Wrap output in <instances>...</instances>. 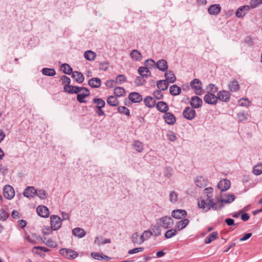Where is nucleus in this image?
Returning a JSON list of instances; mask_svg holds the SVG:
<instances>
[{
    "label": "nucleus",
    "instance_id": "nucleus-1",
    "mask_svg": "<svg viewBox=\"0 0 262 262\" xmlns=\"http://www.w3.org/2000/svg\"><path fill=\"white\" fill-rule=\"evenodd\" d=\"M151 234V230H144L142 233L136 232L132 235L131 239L134 246L140 245L148 239Z\"/></svg>",
    "mask_w": 262,
    "mask_h": 262
},
{
    "label": "nucleus",
    "instance_id": "nucleus-2",
    "mask_svg": "<svg viewBox=\"0 0 262 262\" xmlns=\"http://www.w3.org/2000/svg\"><path fill=\"white\" fill-rule=\"evenodd\" d=\"M156 223L159 228L168 229L172 227L173 221L171 217L165 216L157 219Z\"/></svg>",
    "mask_w": 262,
    "mask_h": 262
},
{
    "label": "nucleus",
    "instance_id": "nucleus-3",
    "mask_svg": "<svg viewBox=\"0 0 262 262\" xmlns=\"http://www.w3.org/2000/svg\"><path fill=\"white\" fill-rule=\"evenodd\" d=\"M59 253L64 257L73 259L77 257L78 254L77 252L67 248H63L60 250Z\"/></svg>",
    "mask_w": 262,
    "mask_h": 262
},
{
    "label": "nucleus",
    "instance_id": "nucleus-4",
    "mask_svg": "<svg viewBox=\"0 0 262 262\" xmlns=\"http://www.w3.org/2000/svg\"><path fill=\"white\" fill-rule=\"evenodd\" d=\"M190 86L195 90L196 94L201 95L204 93L202 82L199 79H194L190 82Z\"/></svg>",
    "mask_w": 262,
    "mask_h": 262
},
{
    "label": "nucleus",
    "instance_id": "nucleus-5",
    "mask_svg": "<svg viewBox=\"0 0 262 262\" xmlns=\"http://www.w3.org/2000/svg\"><path fill=\"white\" fill-rule=\"evenodd\" d=\"M182 115L185 119L191 120L195 118L196 112L193 107L188 106L183 111Z\"/></svg>",
    "mask_w": 262,
    "mask_h": 262
},
{
    "label": "nucleus",
    "instance_id": "nucleus-6",
    "mask_svg": "<svg viewBox=\"0 0 262 262\" xmlns=\"http://www.w3.org/2000/svg\"><path fill=\"white\" fill-rule=\"evenodd\" d=\"M51 229H59L61 226V219L57 215H52L50 217Z\"/></svg>",
    "mask_w": 262,
    "mask_h": 262
},
{
    "label": "nucleus",
    "instance_id": "nucleus-7",
    "mask_svg": "<svg viewBox=\"0 0 262 262\" xmlns=\"http://www.w3.org/2000/svg\"><path fill=\"white\" fill-rule=\"evenodd\" d=\"M212 203V196L207 195L206 199H203L199 201V206L205 211L210 209V204Z\"/></svg>",
    "mask_w": 262,
    "mask_h": 262
},
{
    "label": "nucleus",
    "instance_id": "nucleus-8",
    "mask_svg": "<svg viewBox=\"0 0 262 262\" xmlns=\"http://www.w3.org/2000/svg\"><path fill=\"white\" fill-rule=\"evenodd\" d=\"M217 100L228 102L230 100V94L229 92L225 90L220 91L217 93L216 96Z\"/></svg>",
    "mask_w": 262,
    "mask_h": 262
},
{
    "label": "nucleus",
    "instance_id": "nucleus-9",
    "mask_svg": "<svg viewBox=\"0 0 262 262\" xmlns=\"http://www.w3.org/2000/svg\"><path fill=\"white\" fill-rule=\"evenodd\" d=\"M4 196L8 200H11L15 195V191L13 188L10 185H6L3 189Z\"/></svg>",
    "mask_w": 262,
    "mask_h": 262
},
{
    "label": "nucleus",
    "instance_id": "nucleus-10",
    "mask_svg": "<svg viewBox=\"0 0 262 262\" xmlns=\"http://www.w3.org/2000/svg\"><path fill=\"white\" fill-rule=\"evenodd\" d=\"M250 7L248 5H244L238 8L235 12V15L238 18H243L248 12Z\"/></svg>",
    "mask_w": 262,
    "mask_h": 262
},
{
    "label": "nucleus",
    "instance_id": "nucleus-11",
    "mask_svg": "<svg viewBox=\"0 0 262 262\" xmlns=\"http://www.w3.org/2000/svg\"><path fill=\"white\" fill-rule=\"evenodd\" d=\"M204 100L206 103L210 104H216L217 102L216 96L211 93H208L204 96Z\"/></svg>",
    "mask_w": 262,
    "mask_h": 262
},
{
    "label": "nucleus",
    "instance_id": "nucleus-12",
    "mask_svg": "<svg viewBox=\"0 0 262 262\" xmlns=\"http://www.w3.org/2000/svg\"><path fill=\"white\" fill-rule=\"evenodd\" d=\"M163 119L165 122L169 125H173L176 123V118L171 113L166 112L164 114Z\"/></svg>",
    "mask_w": 262,
    "mask_h": 262
},
{
    "label": "nucleus",
    "instance_id": "nucleus-13",
    "mask_svg": "<svg viewBox=\"0 0 262 262\" xmlns=\"http://www.w3.org/2000/svg\"><path fill=\"white\" fill-rule=\"evenodd\" d=\"M38 215L42 217H47L49 215L48 208L43 205L39 206L36 208Z\"/></svg>",
    "mask_w": 262,
    "mask_h": 262
},
{
    "label": "nucleus",
    "instance_id": "nucleus-14",
    "mask_svg": "<svg viewBox=\"0 0 262 262\" xmlns=\"http://www.w3.org/2000/svg\"><path fill=\"white\" fill-rule=\"evenodd\" d=\"M235 199V196L233 194L228 195L227 199H222L219 197H216L217 202L221 203L219 209H222L223 207L224 203H231L234 201Z\"/></svg>",
    "mask_w": 262,
    "mask_h": 262
},
{
    "label": "nucleus",
    "instance_id": "nucleus-15",
    "mask_svg": "<svg viewBox=\"0 0 262 262\" xmlns=\"http://www.w3.org/2000/svg\"><path fill=\"white\" fill-rule=\"evenodd\" d=\"M221 11V7L219 4H212L208 9V12L210 15H216Z\"/></svg>",
    "mask_w": 262,
    "mask_h": 262
},
{
    "label": "nucleus",
    "instance_id": "nucleus-16",
    "mask_svg": "<svg viewBox=\"0 0 262 262\" xmlns=\"http://www.w3.org/2000/svg\"><path fill=\"white\" fill-rule=\"evenodd\" d=\"M187 215V212L185 210L177 209L172 211L171 216L177 219L184 218Z\"/></svg>",
    "mask_w": 262,
    "mask_h": 262
},
{
    "label": "nucleus",
    "instance_id": "nucleus-17",
    "mask_svg": "<svg viewBox=\"0 0 262 262\" xmlns=\"http://www.w3.org/2000/svg\"><path fill=\"white\" fill-rule=\"evenodd\" d=\"M128 99L133 103H138L143 99L142 95L137 92H132L128 95Z\"/></svg>",
    "mask_w": 262,
    "mask_h": 262
},
{
    "label": "nucleus",
    "instance_id": "nucleus-18",
    "mask_svg": "<svg viewBox=\"0 0 262 262\" xmlns=\"http://www.w3.org/2000/svg\"><path fill=\"white\" fill-rule=\"evenodd\" d=\"M190 103L192 107L198 108L202 106L203 101L198 96H193L191 98Z\"/></svg>",
    "mask_w": 262,
    "mask_h": 262
},
{
    "label": "nucleus",
    "instance_id": "nucleus-19",
    "mask_svg": "<svg viewBox=\"0 0 262 262\" xmlns=\"http://www.w3.org/2000/svg\"><path fill=\"white\" fill-rule=\"evenodd\" d=\"M230 186V182L227 179L221 180L217 184L218 188L222 191H224L228 190Z\"/></svg>",
    "mask_w": 262,
    "mask_h": 262
},
{
    "label": "nucleus",
    "instance_id": "nucleus-20",
    "mask_svg": "<svg viewBox=\"0 0 262 262\" xmlns=\"http://www.w3.org/2000/svg\"><path fill=\"white\" fill-rule=\"evenodd\" d=\"M25 238L30 243L35 244L38 240V237L35 233H32L30 230L25 231Z\"/></svg>",
    "mask_w": 262,
    "mask_h": 262
},
{
    "label": "nucleus",
    "instance_id": "nucleus-21",
    "mask_svg": "<svg viewBox=\"0 0 262 262\" xmlns=\"http://www.w3.org/2000/svg\"><path fill=\"white\" fill-rule=\"evenodd\" d=\"M64 91L69 94H78L80 92V87L73 85H64Z\"/></svg>",
    "mask_w": 262,
    "mask_h": 262
},
{
    "label": "nucleus",
    "instance_id": "nucleus-22",
    "mask_svg": "<svg viewBox=\"0 0 262 262\" xmlns=\"http://www.w3.org/2000/svg\"><path fill=\"white\" fill-rule=\"evenodd\" d=\"M36 193V190L33 186L27 187L24 191V195L26 198H33Z\"/></svg>",
    "mask_w": 262,
    "mask_h": 262
},
{
    "label": "nucleus",
    "instance_id": "nucleus-23",
    "mask_svg": "<svg viewBox=\"0 0 262 262\" xmlns=\"http://www.w3.org/2000/svg\"><path fill=\"white\" fill-rule=\"evenodd\" d=\"M156 67L160 71L164 72L168 69V64L164 59H160L156 63Z\"/></svg>",
    "mask_w": 262,
    "mask_h": 262
},
{
    "label": "nucleus",
    "instance_id": "nucleus-24",
    "mask_svg": "<svg viewBox=\"0 0 262 262\" xmlns=\"http://www.w3.org/2000/svg\"><path fill=\"white\" fill-rule=\"evenodd\" d=\"M157 110L162 113H166L169 110L167 104L164 101H159L156 104Z\"/></svg>",
    "mask_w": 262,
    "mask_h": 262
},
{
    "label": "nucleus",
    "instance_id": "nucleus-25",
    "mask_svg": "<svg viewBox=\"0 0 262 262\" xmlns=\"http://www.w3.org/2000/svg\"><path fill=\"white\" fill-rule=\"evenodd\" d=\"M88 84L92 88H98L101 86V82L99 78L94 77L89 80Z\"/></svg>",
    "mask_w": 262,
    "mask_h": 262
},
{
    "label": "nucleus",
    "instance_id": "nucleus-26",
    "mask_svg": "<svg viewBox=\"0 0 262 262\" xmlns=\"http://www.w3.org/2000/svg\"><path fill=\"white\" fill-rule=\"evenodd\" d=\"M72 77L77 82L81 83L84 80V76L79 72L74 71L72 73Z\"/></svg>",
    "mask_w": 262,
    "mask_h": 262
},
{
    "label": "nucleus",
    "instance_id": "nucleus-27",
    "mask_svg": "<svg viewBox=\"0 0 262 262\" xmlns=\"http://www.w3.org/2000/svg\"><path fill=\"white\" fill-rule=\"evenodd\" d=\"M144 104L150 108L154 107L156 104V100L154 98H152L151 96H147L146 97L144 100Z\"/></svg>",
    "mask_w": 262,
    "mask_h": 262
},
{
    "label": "nucleus",
    "instance_id": "nucleus-28",
    "mask_svg": "<svg viewBox=\"0 0 262 262\" xmlns=\"http://www.w3.org/2000/svg\"><path fill=\"white\" fill-rule=\"evenodd\" d=\"M106 102L108 105L111 106H117L119 104V101L117 97L114 96H109L106 100Z\"/></svg>",
    "mask_w": 262,
    "mask_h": 262
},
{
    "label": "nucleus",
    "instance_id": "nucleus-29",
    "mask_svg": "<svg viewBox=\"0 0 262 262\" xmlns=\"http://www.w3.org/2000/svg\"><path fill=\"white\" fill-rule=\"evenodd\" d=\"M164 76L165 77V80L168 82L173 83L176 80V77L173 72L171 71L166 72Z\"/></svg>",
    "mask_w": 262,
    "mask_h": 262
},
{
    "label": "nucleus",
    "instance_id": "nucleus-30",
    "mask_svg": "<svg viewBox=\"0 0 262 262\" xmlns=\"http://www.w3.org/2000/svg\"><path fill=\"white\" fill-rule=\"evenodd\" d=\"M138 72L143 77H148L150 76V72L147 67H141L138 69Z\"/></svg>",
    "mask_w": 262,
    "mask_h": 262
},
{
    "label": "nucleus",
    "instance_id": "nucleus-31",
    "mask_svg": "<svg viewBox=\"0 0 262 262\" xmlns=\"http://www.w3.org/2000/svg\"><path fill=\"white\" fill-rule=\"evenodd\" d=\"M157 85L160 91H165L167 89L169 84L166 80H160L157 82Z\"/></svg>",
    "mask_w": 262,
    "mask_h": 262
},
{
    "label": "nucleus",
    "instance_id": "nucleus-32",
    "mask_svg": "<svg viewBox=\"0 0 262 262\" xmlns=\"http://www.w3.org/2000/svg\"><path fill=\"white\" fill-rule=\"evenodd\" d=\"M228 88L231 92H236L239 90L240 86L238 82L234 80L230 82L229 84Z\"/></svg>",
    "mask_w": 262,
    "mask_h": 262
},
{
    "label": "nucleus",
    "instance_id": "nucleus-33",
    "mask_svg": "<svg viewBox=\"0 0 262 262\" xmlns=\"http://www.w3.org/2000/svg\"><path fill=\"white\" fill-rule=\"evenodd\" d=\"M195 184L198 187H204L207 184V181L201 176L198 177L195 180Z\"/></svg>",
    "mask_w": 262,
    "mask_h": 262
},
{
    "label": "nucleus",
    "instance_id": "nucleus-34",
    "mask_svg": "<svg viewBox=\"0 0 262 262\" xmlns=\"http://www.w3.org/2000/svg\"><path fill=\"white\" fill-rule=\"evenodd\" d=\"M96 56V53L91 50H88L84 53V57L89 61L94 60Z\"/></svg>",
    "mask_w": 262,
    "mask_h": 262
},
{
    "label": "nucleus",
    "instance_id": "nucleus-35",
    "mask_svg": "<svg viewBox=\"0 0 262 262\" xmlns=\"http://www.w3.org/2000/svg\"><path fill=\"white\" fill-rule=\"evenodd\" d=\"M218 233L217 232H213L210 233L205 239L204 242L205 244H209L212 241L217 238Z\"/></svg>",
    "mask_w": 262,
    "mask_h": 262
},
{
    "label": "nucleus",
    "instance_id": "nucleus-36",
    "mask_svg": "<svg viewBox=\"0 0 262 262\" xmlns=\"http://www.w3.org/2000/svg\"><path fill=\"white\" fill-rule=\"evenodd\" d=\"M181 92V89L176 84L172 85L169 88V92L171 95H178L180 94Z\"/></svg>",
    "mask_w": 262,
    "mask_h": 262
},
{
    "label": "nucleus",
    "instance_id": "nucleus-37",
    "mask_svg": "<svg viewBox=\"0 0 262 262\" xmlns=\"http://www.w3.org/2000/svg\"><path fill=\"white\" fill-rule=\"evenodd\" d=\"M130 57L136 61H140L142 59L141 53L137 50H133L130 54Z\"/></svg>",
    "mask_w": 262,
    "mask_h": 262
},
{
    "label": "nucleus",
    "instance_id": "nucleus-38",
    "mask_svg": "<svg viewBox=\"0 0 262 262\" xmlns=\"http://www.w3.org/2000/svg\"><path fill=\"white\" fill-rule=\"evenodd\" d=\"M41 72L43 75L48 76H53L56 74L55 70L52 68H43Z\"/></svg>",
    "mask_w": 262,
    "mask_h": 262
},
{
    "label": "nucleus",
    "instance_id": "nucleus-39",
    "mask_svg": "<svg viewBox=\"0 0 262 262\" xmlns=\"http://www.w3.org/2000/svg\"><path fill=\"white\" fill-rule=\"evenodd\" d=\"M189 221L187 219H183L177 222L176 227L178 229H183L188 224Z\"/></svg>",
    "mask_w": 262,
    "mask_h": 262
},
{
    "label": "nucleus",
    "instance_id": "nucleus-40",
    "mask_svg": "<svg viewBox=\"0 0 262 262\" xmlns=\"http://www.w3.org/2000/svg\"><path fill=\"white\" fill-rule=\"evenodd\" d=\"M61 68L64 74L70 75L73 73L72 68L68 63H63L61 66Z\"/></svg>",
    "mask_w": 262,
    "mask_h": 262
},
{
    "label": "nucleus",
    "instance_id": "nucleus-41",
    "mask_svg": "<svg viewBox=\"0 0 262 262\" xmlns=\"http://www.w3.org/2000/svg\"><path fill=\"white\" fill-rule=\"evenodd\" d=\"M116 97H122L125 95V90L121 87H116L114 90Z\"/></svg>",
    "mask_w": 262,
    "mask_h": 262
},
{
    "label": "nucleus",
    "instance_id": "nucleus-42",
    "mask_svg": "<svg viewBox=\"0 0 262 262\" xmlns=\"http://www.w3.org/2000/svg\"><path fill=\"white\" fill-rule=\"evenodd\" d=\"M133 146L135 150L139 152H142L143 150V143L138 140L134 141Z\"/></svg>",
    "mask_w": 262,
    "mask_h": 262
},
{
    "label": "nucleus",
    "instance_id": "nucleus-43",
    "mask_svg": "<svg viewBox=\"0 0 262 262\" xmlns=\"http://www.w3.org/2000/svg\"><path fill=\"white\" fill-rule=\"evenodd\" d=\"M117 110L119 113L124 114L128 117H130V111L126 107L120 106L118 107Z\"/></svg>",
    "mask_w": 262,
    "mask_h": 262
},
{
    "label": "nucleus",
    "instance_id": "nucleus-44",
    "mask_svg": "<svg viewBox=\"0 0 262 262\" xmlns=\"http://www.w3.org/2000/svg\"><path fill=\"white\" fill-rule=\"evenodd\" d=\"M156 63L153 59H148L144 62V67H147L148 70L149 69L154 68L156 67Z\"/></svg>",
    "mask_w": 262,
    "mask_h": 262
},
{
    "label": "nucleus",
    "instance_id": "nucleus-45",
    "mask_svg": "<svg viewBox=\"0 0 262 262\" xmlns=\"http://www.w3.org/2000/svg\"><path fill=\"white\" fill-rule=\"evenodd\" d=\"M93 102L96 104V106L104 107L105 105V101L101 98H94L93 99Z\"/></svg>",
    "mask_w": 262,
    "mask_h": 262
},
{
    "label": "nucleus",
    "instance_id": "nucleus-46",
    "mask_svg": "<svg viewBox=\"0 0 262 262\" xmlns=\"http://www.w3.org/2000/svg\"><path fill=\"white\" fill-rule=\"evenodd\" d=\"M237 118L240 122L246 121L248 119V113L247 112H239L237 114Z\"/></svg>",
    "mask_w": 262,
    "mask_h": 262
},
{
    "label": "nucleus",
    "instance_id": "nucleus-47",
    "mask_svg": "<svg viewBox=\"0 0 262 262\" xmlns=\"http://www.w3.org/2000/svg\"><path fill=\"white\" fill-rule=\"evenodd\" d=\"M253 172L255 175H260L262 173V164H259L253 167Z\"/></svg>",
    "mask_w": 262,
    "mask_h": 262
},
{
    "label": "nucleus",
    "instance_id": "nucleus-48",
    "mask_svg": "<svg viewBox=\"0 0 262 262\" xmlns=\"http://www.w3.org/2000/svg\"><path fill=\"white\" fill-rule=\"evenodd\" d=\"M36 194L40 199H42V200H43V199H45L47 195H48V194L45 191V190H42V189H40V190H36Z\"/></svg>",
    "mask_w": 262,
    "mask_h": 262
},
{
    "label": "nucleus",
    "instance_id": "nucleus-49",
    "mask_svg": "<svg viewBox=\"0 0 262 262\" xmlns=\"http://www.w3.org/2000/svg\"><path fill=\"white\" fill-rule=\"evenodd\" d=\"M72 234L79 238L83 237L85 234V230H72Z\"/></svg>",
    "mask_w": 262,
    "mask_h": 262
},
{
    "label": "nucleus",
    "instance_id": "nucleus-50",
    "mask_svg": "<svg viewBox=\"0 0 262 262\" xmlns=\"http://www.w3.org/2000/svg\"><path fill=\"white\" fill-rule=\"evenodd\" d=\"M145 82V80L144 79V77H143L141 76L137 77L135 80V83L136 85L137 86L142 85L144 84Z\"/></svg>",
    "mask_w": 262,
    "mask_h": 262
},
{
    "label": "nucleus",
    "instance_id": "nucleus-51",
    "mask_svg": "<svg viewBox=\"0 0 262 262\" xmlns=\"http://www.w3.org/2000/svg\"><path fill=\"white\" fill-rule=\"evenodd\" d=\"M207 89L208 90V93H215L218 91L217 87L213 84H209L207 87Z\"/></svg>",
    "mask_w": 262,
    "mask_h": 262
},
{
    "label": "nucleus",
    "instance_id": "nucleus-52",
    "mask_svg": "<svg viewBox=\"0 0 262 262\" xmlns=\"http://www.w3.org/2000/svg\"><path fill=\"white\" fill-rule=\"evenodd\" d=\"M109 63L107 61L101 62L99 63V69L101 71H106L108 69Z\"/></svg>",
    "mask_w": 262,
    "mask_h": 262
},
{
    "label": "nucleus",
    "instance_id": "nucleus-53",
    "mask_svg": "<svg viewBox=\"0 0 262 262\" xmlns=\"http://www.w3.org/2000/svg\"><path fill=\"white\" fill-rule=\"evenodd\" d=\"M250 4V7L255 8L262 4V0H251Z\"/></svg>",
    "mask_w": 262,
    "mask_h": 262
},
{
    "label": "nucleus",
    "instance_id": "nucleus-54",
    "mask_svg": "<svg viewBox=\"0 0 262 262\" xmlns=\"http://www.w3.org/2000/svg\"><path fill=\"white\" fill-rule=\"evenodd\" d=\"M88 97L87 94L85 95L83 93L81 94H78L77 95V100L80 103H85L86 101L84 100L85 98Z\"/></svg>",
    "mask_w": 262,
    "mask_h": 262
},
{
    "label": "nucleus",
    "instance_id": "nucleus-55",
    "mask_svg": "<svg viewBox=\"0 0 262 262\" xmlns=\"http://www.w3.org/2000/svg\"><path fill=\"white\" fill-rule=\"evenodd\" d=\"M238 104L240 106H248L250 103V101L247 98H242L238 100Z\"/></svg>",
    "mask_w": 262,
    "mask_h": 262
},
{
    "label": "nucleus",
    "instance_id": "nucleus-56",
    "mask_svg": "<svg viewBox=\"0 0 262 262\" xmlns=\"http://www.w3.org/2000/svg\"><path fill=\"white\" fill-rule=\"evenodd\" d=\"M177 233V230H167L165 234L166 238H169L176 235Z\"/></svg>",
    "mask_w": 262,
    "mask_h": 262
},
{
    "label": "nucleus",
    "instance_id": "nucleus-57",
    "mask_svg": "<svg viewBox=\"0 0 262 262\" xmlns=\"http://www.w3.org/2000/svg\"><path fill=\"white\" fill-rule=\"evenodd\" d=\"M178 194L175 191H171L169 194V200L172 203H175L177 201Z\"/></svg>",
    "mask_w": 262,
    "mask_h": 262
},
{
    "label": "nucleus",
    "instance_id": "nucleus-58",
    "mask_svg": "<svg viewBox=\"0 0 262 262\" xmlns=\"http://www.w3.org/2000/svg\"><path fill=\"white\" fill-rule=\"evenodd\" d=\"M116 80L117 83L121 84L122 82H124L125 81H126V78L125 76L120 74L117 76Z\"/></svg>",
    "mask_w": 262,
    "mask_h": 262
},
{
    "label": "nucleus",
    "instance_id": "nucleus-59",
    "mask_svg": "<svg viewBox=\"0 0 262 262\" xmlns=\"http://www.w3.org/2000/svg\"><path fill=\"white\" fill-rule=\"evenodd\" d=\"M153 95L154 96V98H156L157 100L162 99L163 97V95L160 90L155 91L153 93Z\"/></svg>",
    "mask_w": 262,
    "mask_h": 262
},
{
    "label": "nucleus",
    "instance_id": "nucleus-60",
    "mask_svg": "<svg viewBox=\"0 0 262 262\" xmlns=\"http://www.w3.org/2000/svg\"><path fill=\"white\" fill-rule=\"evenodd\" d=\"M144 248L143 247H138L135 248L132 250L128 251V253L129 254H133L139 252H142L144 250Z\"/></svg>",
    "mask_w": 262,
    "mask_h": 262
},
{
    "label": "nucleus",
    "instance_id": "nucleus-61",
    "mask_svg": "<svg viewBox=\"0 0 262 262\" xmlns=\"http://www.w3.org/2000/svg\"><path fill=\"white\" fill-rule=\"evenodd\" d=\"M91 254V256L96 259L101 260L104 258L103 254H100L98 252H92Z\"/></svg>",
    "mask_w": 262,
    "mask_h": 262
},
{
    "label": "nucleus",
    "instance_id": "nucleus-62",
    "mask_svg": "<svg viewBox=\"0 0 262 262\" xmlns=\"http://www.w3.org/2000/svg\"><path fill=\"white\" fill-rule=\"evenodd\" d=\"M102 108L99 106H95L94 110L98 116H105V113L102 110Z\"/></svg>",
    "mask_w": 262,
    "mask_h": 262
},
{
    "label": "nucleus",
    "instance_id": "nucleus-63",
    "mask_svg": "<svg viewBox=\"0 0 262 262\" xmlns=\"http://www.w3.org/2000/svg\"><path fill=\"white\" fill-rule=\"evenodd\" d=\"M8 216V213L6 211L2 209L0 210V220H6Z\"/></svg>",
    "mask_w": 262,
    "mask_h": 262
},
{
    "label": "nucleus",
    "instance_id": "nucleus-64",
    "mask_svg": "<svg viewBox=\"0 0 262 262\" xmlns=\"http://www.w3.org/2000/svg\"><path fill=\"white\" fill-rule=\"evenodd\" d=\"M61 80L62 83L66 84L65 85H70L71 79L69 77L63 75L61 77Z\"/></svg>",
    "mask_w": 262,
    "mask_h": 262
}]
</instances>
